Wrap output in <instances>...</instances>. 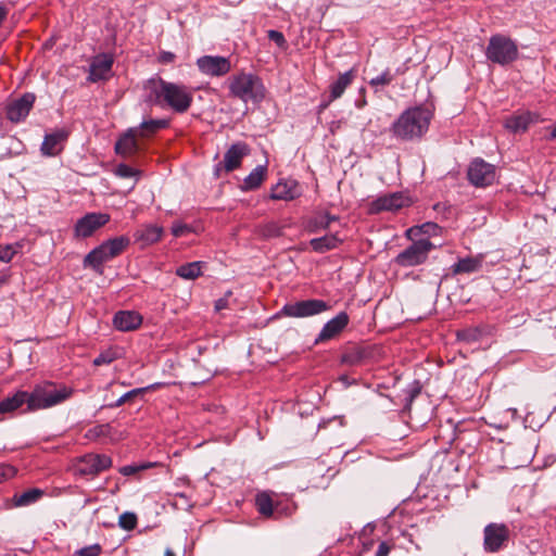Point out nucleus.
Returning a JSON list of instances; mask_svg holds the SVG:
<instances>
[{"instance_id": "nucleus-42", "label": "nucleus", "mask_w": 556, "mask_h": 556, "mask_svg": "<svg viewBox=\"0 0 556 556\" xmlns=\"http://www.w3.org/2000/svg\"><path fill=\"white\" fill-rule=\"evenodd\" d=\"M157 463H141V464H134V465H126L118 469V472L125 477L132 476L135 473H138L142 470L152 468L156 466Z\"/></svg>"}, {"instance_id": "nucleus-31", "label": "nucleus", "mask_w": 556, "mask_h": 556, "mask_svg": "<svg viewBox=\"0 0 556 556\" xmlns=\"http://www.w3.org/2000/svg\"><path fill=\"white\" fill-rule=\"evenodd\" d=\"M169 126L168 119H149L143 121L138 128L139 137H150L156 134L161 129H165Z\"/></svg>"}, {"instance_id": "nucleus-41", "label": "nucleus", "mask_w": 556, "mask_h": 556, "mask_svg": "<svg viewBox=\"0 0 556 556\" xmlns=\"http://www.w3.org/2000/svg\"><path fill=\"white\" fill-rule=\"evenodd\" d=\"M113 431V428L110 424H101L97 425L86 432V438L89 440H98L100 438L109 437Z\"/></svg>"}, {"instance_id": "nucleus-16", "label": "nucleus", "mask_w": 556, "mask_h": 556, "mask_svg": "<svg viewBox=\"0 0 556 556\" xmlns=\"http://www.w3.org/2000/svg\"><path fill=\"white\" fill-rule=\"evenodd\" d=\"M114 59L109 53H100L93 56L90 67L88 80L97 83L99 80H108L112 73Z\"/></svg>"}, {"instance_id": "nucleus-2", "label": "nucleus", "mask_w": 556, "mask_h": 556, "mask_svg": "<svg viewBox=\"0 0 556 556\" xmlns=\"http://www.w3.org/2000/svg\"><path fill=\"white\" fill-rule=\"evenodd\" d=\"M433 117L431 110L425 106H414L405 110L391 125L393 137L412 141L421 138L428 130Z\"/></svg>"}, {"instance_id": "nucleus-9", "label": "nucleus", "mask_w": 556, "mask_h": 556, "mask_svg": "<svg viewBox=\"0 0 556 556\" xmlns=\"http://www.w3.org/2000/svg\"><path fill=\"white\" fill-rule=\"evenodd\" d=\"M329 308L330 306L326 301L309 299L283 305L281 314L287 317L304 318L321 314Z\"/></svg>"}, {"instance_id": "nucleus-39", "label": "nucleus", "mask_w": 556, "mask_h": 556, "mask_svg": "<svg viewBox=\"0 0 556 556\" xmlns=\"http://www.w3.org/2000/svg\"><path fill=\"white\" fill-rule=\"evenodd\" d=\"M422 384L419 380H414L404 390V409L409 412L413 401L421 393Z\"/></svg>"}, {"instance_id": "nucleus-23", "label": "nucleus", "mask_w": 556, "mask_h": 556, "mask_svg": "<svg viewBox=\"0 0 556 556\" xmlns=\"http://www.w3.org/2000/svg\"><path fill=\"white\" fill-rule=\"evenodd\" d=\"M67 138V134L63 130L48 134L41 144V152L45 155L54 156L62 150L61 143Z\"/></svg>"}, {"instance_id": "nucleus-28", "label": "nucleus", "mask_w": 556, "mask_h": 556, "mask_svg": "<svg viewBox=\"0 0 556 556\" xmlns=\"http://www.w3.org/2000/svg\"><path fill=\"white\" fill-rule=\"evenodd\" d=\"M342 240L337 235H326L324 237L314 238L309 241L311 248L317 253H325L337 249Z\"/></svg>"}, {"instance_id": "nucleus-20", "label": "nucleus", "mask_w": 556, "mask_h": 556, "mask_svg": "<svg viewBox=\"0 0 556 556\" xmlns=\"http://www.w3.org/2000/svg\"><path fill=\"white\" fill-rule=\"evenodd\" d=\"M142 324V316L134 311H119L114 315L113 325L117 330L131 331Z\"/></svg>"}, {"instance_id": "nucleus-22", "label": "nucleus", "mask_w": 556, "mask_h": 556, "mask_svg": "<svg viewBox=\"0 0 556 556\" xmlns=\"http://www.w3.org/2000/svg\"><path fill=\"white\" fill-rule=\"evenodd\" d=\"M163 231V227L149 224L138 228L135 231L134 237L136 242H140L142 247H147L157 242L161 239Z\"/></svg>"}, {"instance_id": "nucleus-54", "label": "nucleus", "mask_w": 556, "mask_h": 556, "mask_svg": "<svg viewBox=\"0 0 556 556\" xmlns=\"http://www.w3.org/2000/svg\"><path fill=\"white\" fill-rule=\"evenodd\" d=\"M228 306V300L226 298L218 299L215 302V311L219 312Z\"/></svg>"}, {"instance_id": "nucleus-47", "label": "nucleus", "mask_w": 556, "mask_h": 556, "mask_svg": "<svg viewBox=\"0 0 556 556\" xmlns=\"http://www.w3.org/2000/svg\"><path fill=\"white\" fill-rule=\"evenodd\" d=\"M267 37L269 40L274 41L279 48L287 47V40L281 31L270 29L267 31Z\"/></svg>"}, {"instance_id": "nucleus-57", "label": "nucleus", "mask_w": 556, "mask_h": 556, "mask_svg": "<svg viewBox=\"0 0 556 556\" xmlns=\"http://www.w3.org/2000/svg\"><path fill=\"white\" fill-rule=\"evenodd\" d=\"M332 101H326V102H321L319 105H318V113H321L324 110H326L328 108V105L331 103Z\"/></svg>"}, {"instance_id": "nucleus-49", "label": "nucleus", "mask_w": 556, "mask_h": 556, "mask_svg": "<svg viewBox=\"0 0 556 556\" xmlns=\"http://www.w3.org/2000/svg\"><path fill=\"white\" fill-rule=\"evenodd\" d=\"M15 467L9 464H0V483L4 480L11 479L16 475Z\"/></svg>"}, {"instance_id": "nucleus-4", "label": "nucleus", "mask_w": 556, "mask_h": 556, "mask_svg": "<svg viewBox=\"0 0 556 556\" xmlns=\"http://www.w3.org/2000/svg\"><path fill=\"white\" fill-rule=\"evenodd\" d=\"M229 92L243 102L258 103L264 100L266 89L262 79L251 73H240L229 79Z\"/></svg>"}, {"instance_id": "nucleus-59", "label": "nucleus", "mask_w": 556, "mask_h": 556, "mask_svg": "<svg viewBox=\"0 0 556 556\" xmlns=\"http://www.w3.org/2000/svg\"><path fill=\"white\" fill-rule=\"evenodd\" d=\"M165 556H176V555H175V553L172 549L167 548L165 551Z\"/></svg>"}, {"instance_id": "nucleus-45", "label": "nucleus", "mask_w": 556, "mask_h": 556, "mask_svg": "<svg viewBox=\"0 0 556 556\" xmlns=\"http://www.w3.org/2000/svg\"><path fill=\"white\" fill-rule=\"evenodd\" d=\"M305 229L311 233H315L318 232L319 230L328 229V225L327 222H324L321 215H318L307 220Z\"/></svg>"}, {"instance_id": "nucleus-11", "label": "nucleus", "mask_w": 556, "mask_h": 556, "mask_svg": "<svg viewBox=\"0 0 556 556\" xmlns=\"http://www.w3.org/2000/svg\"><path fill=\"white\" fill-rule=\"evenodd\" d=\"M112 465L113 460L109 455L88 453L77 460L75 470L80 476L96 477L110 469Z\"/></svg>"}, {"instance_id": "nucleus-56", "label": "nucleus", "mask_w": 556, "mask_h": 556, "mask_svg": "<svg viewBox=\"0 0 556 556\" xmlns=\"http://www.w3.org/2000/svg\"><path fill=\"white\" fill-rule=\"evenodd\" d=\"M321 217H323L324 222H327L328 229L330 228V224H331L332 222L338 220V216L331 215V214H329V213H325V214H323V215H321Z\"/></svg>"}, {"instance_id": "nucleus-24", "label": "nucleus", "mask_w": 556, "mask_h": 556, "mask_svg": "<svg viewBox=\"0 0 556 556\" xmlns=\"http://www.w3.org/2000/svg\"><path fill=\"white\" fill-rule=\"evenodd\" d=\"M24 404L28 405V392L16 391L12 396L0 401V415L14 413Z\"/></svg>"}, {"instance_id": "nucleus-55", "label": "nucleus", "mask_w": 556, "mask_h": 556, "mask_svg": "<svg viewBox=\"0 0 556 556\" xmlns=\"http://www.w3.org/2000/svg\"><path fill=\"white\" fill-rule=\"evenodd\" d=\"M8 14H9L8 7L3 3H0V25L7 18Z\"/></svg>"}, {"instance_id": "nucleus-37", "label": "nucleus", "mask_w": 556, "mask_h": 556, "mask_svg": "<svg viewBox=\"0 0 556 556\" xmlns=\"http://www.w3.org/2000/svg\"><path fill=\"white\" fill-rule=\"evenodd\" d=\"M255 506L258 513L265 517L274 516V503L269 494L263 492L256 495Z\"/></svg>"}, {"instance_id": "nucleus-8", "label": "nucleus", "mask_w": 556, "mask_h": 556, "mask_svg": "<svg viewBox=\"0 0 556 556\" xmlns=\"http://www.w3.org/2000/svg\"><path fill=\"white\" fill-rule=\"evenodd\" d=\"M467 179L477 188L489 187L496 180V167L481 157H476L468 165Z\"/></svg>"}, {"instance_id": "nucleus-43", "label": "nucleus", "mask_w": 556, "mask_h": 556, "mask_svg": "<svg viewBox=\"0 0 556 556\" xmlns=\"http://www.w3.org/2000/svg\"><path fill=\"white\" fill-rule=\"evenodd\" d=\"M114 173L116 176L121 177V178H131V177H136L138 178L140 175H141V170L139 169H136L127 164H118L115 169H114Z\"/></svg>"}, {"instance_id": "nucleus-25", "label": "nucleus", "mask_w": 556, "mask_h": 556, "mask_svg": "<svg viewBox=\"0 0 556 556\" xmlns=\"http://www.w3.org/2000/svg\"><path fill=\"white\" fill-rule=\"evenodd\" d=\"M370 351L367 348L354 346L346 350L340 358V363L348 366H358L370 356Z\"/></svg>"}, {"instance_id": "nucleus-1", "label": "nucleus", "mask_w": 556, "mask_h": 556, "mask_svg": "<svg viewBox=\"0 0 556 556\" xmlns=\"http://www.w3.org/2000/svg\"><path fill=\"white\" fill-rule=\"evenodd\" d=\"M149 83L154 85L152 96L155 104L168 106L178 114L186 113L190 109L193 101L192 88L161 77L150 79Z\"/></svg>"}, {"instance_id": "nucleus-34", "label": "nucleus", "mask_w": 556, "mask_h": 556, "mask_svg": "<svg viewBox=\"0 0 556 556\" xmlns=\"http://www.w3.org/2000/svg\"><path fill=\"white\" fill-rule=\"evenodd\" d=\"M405 72V67H399L394 73H392L390 68H387L380 75L372 77L368 84L374 88L379 86H388L393 81L396 75H404Z\"/></svg>"}, {"instance_id": "nucleus-6", "label": "nucleus", "mask_w": 556, "mask_h": 556, "mask_svg": "<svg viewBox=\"0 0 556 556\" xmlns=\"http://www.w3.org/2000/svg\"><path fill=\"white\" fill-rule=\"evenodd\" d=\"M518 55V46L511 38L496 34L489 39L485 56L492 63L505 66L515 62Z\"/></svg>"}, {"instance_id": "nucleus-18", "label": "nucleus", "mask_w": 556, "mask_h": 556, "mask_svg": "<svg viewBox=\"0 0 556 556\" xmlns=\"http://www.w3.org/2000/svg\"><path fill=\"white\" fill-rule=\"evenodd\" d=\"M405 205V198L401 192L383 194L369 204V213L378 214L383 211H396Z\"/></svg>"}, {"instance_id": "nucleus-21", "label": "nucleus", "mask_w": 556, "mask_h": 556, "mask_svg": "<svg viewBox=\"0 0 556 556\" xmlns=\"http://www.w3.org/2000/svg\"><path fill=\"white\" fill-rule=\"evenodd\" d=\"M301 195L295 180L279 181L271 188L270 199L292 201Z\"/></svg>"}, {"instance_id": "nucleus-30", "label": "nucleus", "mask_w": 556, "mask_h": 556, "mask_svg": "<svg viewBox=\"0 0 556 556\" xmlns=\"http://www.w3.org/2000/svg\"><path fill=\"white\" fill-rule=\"evenodd\" d=\"M441 233L442 227L433 222H427L421 225L413 226L406 231V236L412 240L420 235L439 236Z\"/></svg>"}, {"instance_id": "nucleus-5", "label": "nucleus", "mask_w": 556, "mask_h": 556, "mask_svg": "<svg viewBox=\"0 0 556 556\" xmlns=\"http://www.w3.org/2000/svg\"><path fill=\"white\" fill-rule=\"evenodd\" d=\"M73 393L72 389L63 387L56 389L52 383L37 386L28 393V410H38L54 406L67 400Z\"/></svg>"}, {"instance_id": "nucleus-17", "label": "nucleus", "mask_w": 556, "mask_h": 556, "mask_svg": "<svg viewBox=\"0 0 556 556\" xmlns=\"http://www.w3.org/2000/svg\"><path fill=\"white\" fill-rule=\"evenodd\" d=\"M349 323L350 317L348 313L340 312L324 325L318 337L315 339V344L326 342L338 337L345 329Z\"/></svg>"}, {"instance_id": "nucleus-27", "label": "nucleus", "mask_w": 556, "mask_h": 556, "mask_svg": "<svg viewBox=\"0 0 556 556\" xmlns=\"http://www.w3.org/2000/svg\"><path fill=\"white\" fill-rule=\"evenodd\" d=\"M353 79V70L340 74L338 79L329 86V101H334L339 99L344 93L345 89L352 84Z\"/></svg>"}, {"instance_id": "nucleus-33", "label": "nucleus", "mask_w": 556, "mask_h": 556, "mask_svg": "<svg viewBox=\"0 0 556 556\" xmlns=\"http://www.w3.org/2000/svg\"><path fill=\"white\" fill-rule=\"evenodd\" d=\"M267 168L264 165L256 166L243 180V190L257 189L266 177Z\"/></svg>"}, {"instance_id": "nucleus-38", "label": "nucleus", "mask_w": 556, "mask_h": 556, "mask_svg": "<svg viewBox=\"0 0 556 556\" xmlns=\"http://www.w3.org/2000/svg\"><path fill=\"white\" fill-rule=\"evenodd\" d=\"M257 233L265 239L277 238L283 235V227L276 222H268L257 227Z\"/></svg>"}, {"instance_id": "nucleus-12", "label": "nucleus", "mask_w": 556, "mask_h": 556, "mask_svg": "<svg viewBox=\"0 0 556 556\" xmlns=\"http://www.w3.org/2000/svg\"><path fill=\"white\" fill-rule=\"evenodd\" d=\"M110 222V215L105 213H87L77 219L74 225L73 235L75 239L91 237L97 230Z\"/></svg>"}, {"instance_id": "nucleus-50", "label": "nucleus", "mask_w": 556, "mask_h": 556, "mask_svg": "<svg viewBox=\"0 0 556 556\" xmlns=\"http://www.w3.org/2000/svg\"><path fill=\"white\" fill-rule=\"evenodd\" d=\"M189 232H191V227L187 224L174 223L172 226V233L176 238L182 237Z\"/></svg>"}, {"instance_id": "nucleus-46", "label": "nucleus", "mask_w": 556, "mask_h": 556, "mask_svg": "<svg viewBox=\"0 0 556 556\" xmlns=\"http://www.w3.org/2000/svg\"><path fill=\"white\" fill-rule=\"evenodd\" d=\"M102 553V546L98 543L85 546L75 552V556H100Z\"/></svg>"}, {"instance_id": "nucleus-10", "label": "nucleus", "mask_w": 556, "mask_h": 556, "mask_svg": "<svg viewBox=\"0 0 556 556\" xmlns=\"http://www.w3.org/2000/svg\"><path fill=\"white\" fill-rule=\"evenodd\" d=\"M510 530L505 523L491 522L483 530V548L486 553H497L506 547Z\"/></svg>"}, {"instance_id": "nucleus-32", "label": "nucleus", "mask_w": 556, "mask_h": 556, "mask_svg": "<svg viewBox=\"0 0 556 556\" xmlns=\"http://www.w3.org/2000/svg\"><path fill=\"white\" fill-rule=\"evenodd\" d=\"M45 492L41 489L33 488L28 489L22 494H14L12 501L15 506H28L30 504L36 503L38 500H40L43 496Z\"/></svg>"}, {"instance_id": "nucleus-51", "label": "nucleus", "mask_w": 556, "mask_h": 556, "mask_svg": "<svg viewBox=\"0 0 556 556\" xmlns=\"http://www.w3.org/2000/svg\"><path fill=\"white\" fill-rule=\"evenodd\" d=\"M115 359V356L112 352H103L101 354H99L94 359H93V365L94 366H101V365H104V364H110L112 363L113 361Z\"/></svg>"}, {"instance_id": "nucleus-52", "label": "nucleus", "mask_w": 556, "mask_h": 556, "mask_svg": "<svg viewBox=\"0 0 556 556\" xmlns=\"http://www.w3.org/2000/svg\"><path fill=\"white\" fill-rule=\"evenodd\" d=\"M176 60V54L170 51H161L157 55V62L160 64H170Z\"/></svg>"}, {"instance_id": "nucleus-40", "label": "nucleus", "mask_w": 556, "mask_h": 556, "mask_svg": "<svg viewBox=\"0 0 556 556\" xmlns=\"http://www.w3.org/2000/svg\"><path fill=\"white\" fill-rule=\"evenodd\" d=\"M482 330L478 327H469L456 332L457 339L466 343H473L479 341L482 338Z\"/></svg>"}, {"instance_id": "nucleus-13", "label": "nucleus", "mask_w": 556, "mask_h": 556, "mask_svg": "<svg viewBox=\"0 0 556 556\" xmlns=\"http://www.w3.org/2000/svg\"><path fill=\"white\" fill-rule=\"evenodd\" d=\"M36 101L33 92H25L17 99L9 101L5 105V116L12 123L23 122L31 111Z\"/></svg>"}, {"instance_id": "nucleus-19", "label": "nucleus", "mask_w": 556, "mask_h": 556, "mask_svg": "<svg viewBox=\"0 0 556 556\" xmlns=\"http://www.w3.org/2000/svg\"><path fill=\"white\" fill-rule=\"evenodd\" d=\"M138 136V128H129L116 141L115 152L123 157H131L136 155L140 150L137 141Z\"/></svg>"}, {"instance_id": "nucleus-29", "label": "nucleus", "mask_w": 556, "mask_h": 556, "mask_svg": "<svg viewBox=\"0 0 556 556\" xmlns=\"http://www.w3.org/2000/svg\"><path fill=\"white\" fill-rule=\"evenodd\" d=\"M533 122L532 115L529 112L519 115H513L505 121V127L511 132L526 131L529 125Z\"/></svg>"}, {"instance_id": "nucleus-60", "label": "nucleus", "mask_w": 556, "mask_h": 556, "mask_svg": "<svg viewBox=\"0 0 556 556\" xmlns=\"http://www.w3.org/2000/svg\"><path fill=\"white\" fill-rule=\"evenodd\" d=\"M2 282H3V281H2V279H0V285H1Z\"/></svg>"}, {"instance_id": "nucleus-44", "label": "nucleus", "mask_w": 556, "mask_h": 556, "mask_svg": "<svg viewBox=\"0 0 556 556\" xmlns=\"http://www.w3.org/2000/svg\"><path fill=\"white\" fill-rule=\"evenodd\" d=\"M137 516L134 513L126 511L119 516L118 525L122 529L131 531L137 527Z\"/></svg>"}, {"instance_id": "nucleus-14", "label": "nucleus", "mask_w": 556, "mask_h": 556, "mask_svg": "<svg viewBox=\"0 0 556 556\" xmlns=\"http://www.w3.org/2000/svg\"><path fill=\"white\" fill-rule=\"evenodd\" d=\"M250 153V147L242 141L236 142L229 147L225 152L224 161L215 166V175L219 177L220 170L225 169L227 173L232 172L240 167L242 159Z\"/></svg>"}, {"instance_id": "nucleus-35", "label": "nucleus", "mask_w": 556, "mask_h": 556, "mask_svg": "<svg viewBox=\"0 0 556 556\" xmlns=\"http://www.w3.org/2000/svg\"><path fill=\"white\" fill-rule=\"evenodd\" d=\"M202 262H191L180 265L176 275L184 279L193 280L202 275Z\"/></svg>"}, {"instance_id": "nucleus-48", "label": "nucleus", "mask_w": 556, "mask_h": 556, "mask_svg": "<svg viewBox=\"0 0 556 556\" xmlns=\"http://www.w3.org/2000/svg\"><path fill=\"white\" fill-rule=\"evenodd\" d=\"M16 254V250L13 245L7 244V245H0V261L9 263L13 258V256Z\"/></svg>"}, {"instance_id": "nucleus-53", "label": "nucleus", "mask_w": 556, "mask_h": 556, "mask_svg": "<svg viewBox=\"0 0 556 556\" xmlns=\"http://www.w3.org/2000/svg\"><path fill=\"white\" fill-rule=\"evenodd\" d=\"M390 551H391L390 545L387 542L382 541L379 544L375 556H388Z\"/></svg>"}, {"instance_id": "nucleus-36", "label": "nucleus", "mask_w": 556, "mask_h": 556, "mask_svg": "<svg viewBox=\"0 0 556 556\" xmlns=\"http://www.w3.org/2000/svg\"><path fill=\"white\" fill-rule=\"evenodd\" d=\"M161 386H162V383H153V384L144 387V388L132 389V390L126 392L125 394H123L114 403H110L106 406L109 408L119 407L123 404H125L126 402H128V401L132 400L134 397H136L137 395L143 394V393H146L149 390H155V389L160 388Z\"/></svg>"}, {"instance_id": "nucleus-58", "label": "nucleus", "mask_w": 556, "mask_h": 556, "mask_svg": "<svg viewBox=\"0 0 556 556\" xmlns=\"http://www.w3.org/2000/svg\"><path fill=\"white\" fill-rule=\"evenodd\" d=\"M549 139H556V123H555V126H554L552 132L549 134Z\"/></svg>"}, {"instance_id": "nucleus-26", "label": "nucleus", "mask_w": 556, "mask_h": 556, "mask_svg": "<svg viewBox=\"0 0 556 556\" xmlns=\"http://www.w3.org/2000/svg\"><path fill=\"white\" fill-rule=\"evenodd\" d=\"M482 260V256L459 258L458 262L452 266V273L454 275L476 273L481 269Z\"/></svg>"}, {"instance_id": "nucleus-3", "label": "nucleus", "mask_w": 556, "mask_h": 556, "mask_svg": "<svg viewBox=\"0 0 556 556\" xmlns=\"http://www.w3.org/2000/svg\"><path fill=\"white\" fill-rule=\"evenodd\" d=\"M130 240L126 236H119L102 242L92 249L83 260L84 268H91L96 274L103 275V264L121 255Z\"/></svg>"}, {"instance_id": "nucleus-15", "label": "nucleus", "mask_w": 556, "mask_h": 556, "mask_svg": "<svg viewBox=\"0 0 556 556\" xmlns=\"http://www.w3.org/2000/svg\"><path fill=\"white\" fill-rule=\"evenodd\" d=\"M199 70L210 76H224L231 70L230 61L225 56L204 55L197 60Z\"/></svg>"}, {"instance_id": "nucleus-7", "label": "nucleus", "mask_w": 556, "mask_h": 556, "mask_svg": "<svg viewBox=\"0 0 556 556\" xmlns=\"http://www.w3.org/2000/svg\"><path fill=\"white\" fill-rule=\"evenodd\" d=\"M434 248L429 239L414 240L410 245L399 253L394 263L401 267H413L425 263L429 252Z\"/></svg>"}]
</instances>
